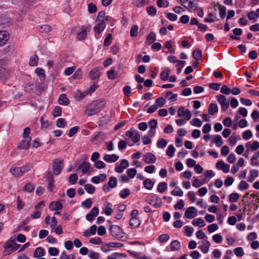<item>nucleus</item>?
Listing matches in <instances>:
<instances>
[{"instance_id":"obj_1","label":"nucleus","mask_w":259,"mask_h":259,"mask_svg":"<svg viewBox=\"0 0 259 259\" xmlns=\"http://www.w3.org/2000/svg\"><path fill=\"white\" fill-rule=\"evenodd\" d=\"M104 101L97 100L93 101L86 106L85 114L89 116L94 115L99 112L105 107Z\"/></svg>"},{"instance_id":"obj_2","label":"nucleus","mask_w":259,"mask_h":259,"mask_svg":"<svg viewBox=\"0 0 259 259\" xmlns=\"http://www.w3.org/2000/svg\"><path fill=\"white\" fill-rule=\"evenodd\" d=\"M32 168V165L29 163L21 167H12L10 168V172L15 177H19L23 176Z\"/></svg>"},{"instance_id":"obj_3","label":"nucleus","mask_w":259,"mask_h":259,"mask_svg":"<svg viewBox=\"0 0 259 259\" xmlns=\"http://www.w3.org/2000/svg\"><path fill=\"white\" fill-rule=\"evenodd\" d=\"M218 102L221 105L223 111L226 110L229 107V101L223 95H220L216 97Z\"/></svg>"},{"instance_id":"obj_4","label":"nucleus","mask_w":259,"mask_h":259,"mask_svg":"<svg viewBox=\"0 0 259 259\" xmlns=\"http://www.w3.org/2000/svg\"><path fill=\"white\" fill-rule=\"evenodd\" d=\"M110 231L111 234L114 238H118L123 236L122 229L118 225H111Z\"/></svg>"},{"instance_id":"obj_5","label":"nucleus","mask_w":259,"mask_h":259,"mask_svg":"<svg viewBox=\"0 0 259 259\" xmlns=\"http://www.w3.org/2000/svg\"><path fill=\"white\" fill-rule=\"evenodd\" d=\"M126 136L130 138L135 143L139 142L140 140V134L136 130H130L127 131Z\"/></svg>"},{"instance_id":"obj_6","label":"nucleus","mask_w":259,"mask_h":259,"mask_svg":"<svg viewBox=\"0 0 259 259\" xmlns=\"http://www.w3.org/2000/svg\"><path fill=\"white\" fill-rule=\"evenodd\" d=\"M179 117H184L185 119L189 120L191 117V113L189 109H185L184 107H180L178 110Z\"/></svg>"},{"instance_id":"obj_7","label":"nucleus","mask_w":259,"mask_h":259,"mask_svg":"<svg viewBox=\"0 0 259 259\" xmlns=\"http://www.w3.org/2000/svg\"><path fill=\"white\" fill-rule=\"evenodd\" d=\"M63 161L59 159H56L53 162V174L55 175H58L61 171L62 167L61 164Z\"/></svg>"},{"instance_id":"obj_8","label":"nucleus","mask_w":259,"mask_h":259,"mask_svg":"<svg viewBox=\"0 0 259 259\" xmlns=\"http://www.w3.org/2000/svg\"><path fill=\"white\" fill-rule=\"evenodd\" d=\"M31 141V137H23V139L20 142V144L18 146L19 149H26L29 148L30 143Z\"/></svg>"},{"instance_id":"obj_9","label":"nucleus","mask_w":259,"mask_h":259,"mask_svg":"<svg viewBox=\"0 0 259 259\" xmlns=\"http://www.w3.org/2000/svg\"><path fill=\"white\" fill-rule=\"evenodd\" d=\"M97 22L98 23L94 27L95 35L101 33L105 29L106 26L104 20H99V21Z\"/></svg>"},{"instance_id":"obj_10","label":"nucleus","mask_w":259,"mask_h":259,"mask_svg":"<svg viewBox=\"0 0 259 259\" xmlns=\"http://www.w3.org/2000/svg\"><path fill=\"white\" fill-rule=\"evenodd\" d=\"M129 166L128 162L126 159H123L121 161L120 164H116L115 171L118 173H122L124 169L126 168Z\"/></svg>"},{"instance_id":"obj_11","label":"nucleus","mask_w":259,"mask_h":259,"mask_svg":"<svg viewBox=\"0 0 259 259\" xmlns=\"http://www.w3.org/2000/svg\"><path fill=\"white\" fill-rule=\"evenodd\" d=\"M143 159L145 163L147 164H152L154 163L156 161V158L152 153L147 152L143 155Z\"/></svg>"},{"instance_id":"obj_12","label":"nucleus","mask_w":259,"mask_h":259,"mask_svg":"<svg viewBox=\"0 0 259 259\" xmlns=\"http://www.w3.org/2000/svg\"><path fill=\"white\" fill-rule=\"evenodd\" d=\"M197 209L193 206L188 207L185 212V216L188 219H192L197 215Z\"/></svg>"},{"instance_id":"obj_13","label":"nucleus","mask_w":259,"mask_h":259,"mask_svg":"<svg viewBox=\"0 0 259 259\" xmlns=\"http://www.w3.org/2000/svg\"><path fill=\"white\" fill-rule=\"evenodd\" d=\"M99 213V209L97 207H94L90 212L86 215V219L90 222L92 221L94 218L97 217Z\"/></svg>"},{"instance_id":"obj_14","label":"nucleus","mask_w":259,"mask_h":259,"mask_svg":"<svg viewBox=\"0 0 259 259\" xmlns=\"http://www.w3.org/2000/svg\"><path fill=\"white\" fill-rule=\"evenodd\" d=\"M216 167L218 169H222L225 173H228L230 169V165L222 161H219L217 162Z\"/></svg>"},{"instance_id":"obj_15","label":"nucleus","mask_w":259,"mask_h":259,"mask_svg":"<svg viewBox=\"0 0 259 259\" xmlns=\"http://www.w3.org/2000/svg\"><path fill=\"white\" fill-rule=\"evenodd\" d=\"M101 75V73L99 71V69L98 67H95L93 68L90 72V76L91 78L95 80L97 79L98 81L99 78ZM98 81L96 82L97 83Z\"/></svg>"},{"instance_id":"obj_16","label":"nucleus","mask_w":259,"mask_h":259,"mask_svg":"<svg viewBox=\"0 0 259 259\" xmlns=\"http://www.w3.org/2000/svg\"><path fill=\"white\" fill-rule=\"evenodd\" d=\"M210 246V243L208 240H203L202 241V245L199 246L198 248H199L203 253H206L208 252Z\"/></svg>"},{"instance_id":"obj_17","label":"nucleus","mask_w":259,"mask_h":259,"mask_svg":"<svg viewBox=\"0 0 259 259\" xmlns=\"http://www.w3.org/2000/svg\"><path fill=\"white\" fill-rule=\"evenodd\" d=\"M119 159V156L115 154H106L104 156L103 159L107 162H115Z\"/></svg>"},{"instance_id":"obj_18","label":"nucleus","mask_w":259,"mask_h":259,"mask_svg":"<svg viewBox=\"0 0 259 259\" xmlns=\"http://www.w3.org/2000/svg\"><path fill=\"white\" fill-rule=\"evenodd\" d=\"M180 3L187 9H193L195 7L194 0H180Z\"/></svg>"},{"instance_id":"obj_19","label":"nucleus","mask_w":259,"mask_h":259,"mask_svg":"<svg viewBox=\"0 0 259 259\" xmlns=\"http://www.w3.org/2000/svg\"><path fill=\"white\" fill-rule=\"evenodd\" d=\"M9 39V35L7 32H0V46H3L5 45Z\"/></svg>"},{"instance_id":"obj_20","label":"nucleus","mask_w":259,"mask_h":259,"mask_svg":"<svg viewBox=\"0 0 259 259\" xmlns=\"http://www.w3.org/2000/svg\"><path fill=\"white\" fill-rule=\"evenodd\" d=\"M10 76V72L6 68H2L0 69V78L2 80H7Z\"/></svg>"},{"instance_id":"obj_21","label":"nucleus","mask_w":259,"mask_h":259,"mask_svg":"<svg viewBox=\"0 0 259 259\" xmlns=\"http://www.w3.org/2000/svg\"><path fill=\"white\" fill-rule=\"evenodd\" d=\"M49 208L53 211H57L62 209L63 205L59 201H53L50 204Z\"/></svg>"},{"instance_id":"obj_22","label":"nucleus","mask_w":259,"mask_h":259,"mask_svg":"<svg viewBox=\"0 0 259 259\" xmlns=\"http://www.w3.org/2000/svg\"><path fill=\"white\" fill-rule=\"evenodd\" d=\"M97 226L95 225H92L89 229L83 232V236L89 237L92 235H95L96 233Z\"/></svg>"},{"instance_id":"obj_23","label":"nucleus","mask_w":259,"mask_h":259,"mask_svg":"<svg viewBox=\"0 0 259 259\" xmlns=\"http://www.w3.org/2000/svg\"><path fill=\"white\" fill-rule=\"evenodd\" d=\"M47 178L48 179V184L47 186V188L50 191H52L55 186V180L51 173L48 174Z\"/></svg>"},{"instance_id":"obj_24","label":"nucleus","mask_w":259,"mask_h":259,"mask_svg":"<svg viewBox=\"0 0 259 259\" xmlns=\"http://www.w3.org/2000/svg\"><path fill=\"white\" fill-rule=\"evenodd\" d=\"M59 103L62 105H68L69 104V100L65 94L61 95L58 99Z\"/></svg>"},{"instance_id":"obj_25","label":"nucleus","mask_w":259,"mask_h":259,"mask_svg":"<svg viewBox=\"0 0 259 259\" xmlns=\"http://www.w3.org/2000/svg\"><path fill=\"white\" fill-rule=\"evenodd\" d=\"M35 72L39 77L40 80L44 81L46 79V74L45 70L41 68H36L35 70Z\"/></svg>"},{"instance_id":"obj_26","label":"nucleus","mask_w":259,"mask_h":259,"mask_svg":"<svg viewBox=\"0 0 259 259\" xmlns=\"http://www.w3.org/2000/svg\"><path fill=\"white\" fill-rule=\"evenodd\" d=\"M89 94V92L85 91L84 92H81L80 91H77L74 95V98L75 99L79 101L84 98L86 96Z\"/></svg>"},{"instance_id":"obj_27","label":"nucleus","mask_w":259,"mask_h":259,"mask_svg":"<svg viewBox=\"0 0 259 259\" xmlns=\"http://www.w3.org/2000/svg\"><path fill=\"white\" fill-rule=\"evenodd\" d=\"M90 165L91 164L89 162L83 161L79 165L78 169L81 168L82 174H84L88 171Z\"/></svg>"},{"instance_id":"obj_28","label":"nucleus","mask_w":259,"mask_h":259,"mask_svg":"<svg viewBox=\"0 0 259 259\" xmlns=\"http://www.w3.org/2000/svg\"><path fill=\"white\" fill-rule=\"evenodd\" d=\"M129 224L131 226L135 228H137L140 226L141 222L138 218L136 217H133L131 219Z\"/></svg>"},{"instance_id":"obj_29","label":"nucleus","mask_w":259,"mask_h":259,"mask_svg":"<svg viewBox=\"0 0 259 259\" xmlns=\"http://www.w3.org/2000/svg\"><path fill=\"white\" fill-rule=\"evenodd\" d=\"M212 142L215 143L216 146L218 147H221L223 144L222 139L219 135H214L212 138Z\"/></svg>"},{"instance_id":"obj_30","label":"nucleus","mask_w":259,"mask_h":259,"mask_svg":"<svg viewBox=\"0 0 259 259\" xmlns=\"http://www.w3.org/2000/svg\"><path fill=\"white\" fill-rule=\"evenodd\" d=\"M193 58L196 61H199L201 59L202 57V51L198 49L194 50L192 53Z\"/></svg>"},{"instance_id":"obj_31","label":"nucleus","mask_w":259,"mask_h":259,"mask_svg":"<svg viewBox=\"0 0 259 259\" xmlns=\"http://www.w3.org/2000/svg\"><path fill=\"white\" fill-rule=\"evenodd\" d=\"M170 247L171 251H176L180 249L181 245L180 242L176 240L171 242Z\"/></svg>"},{"instance_id":"obj_32","label":"nucleus","mask_w":259,"mask_h":259,"mask_svg":"<svg viewBox=\"0 0 259 259\" xmlns=\"http://www.w3.org/2000/svg\"><path fill=\"white\" fill-rule=\"evenodd\" d=\"M45 254V250L40 247H37L35 249L33 256L35 258L40 257L44 256Z\"/></svg>"},{"instance_id":"obj_33","label":"nucleus","mask_w":259,"mask_h":259,"mask_svg":"<svg viewBox=\"0 0 259 259\" xmlns=\"http://www.w3.org/2000/svg\"><path fill=\"white\" fill-rule=\"evenodd\" d=\"M218 111V107L216 104L211 103L208 107V112L209 115H213Z\"/></svg>"},{"instance_id":"obj_34","label":"nucleus","mask_w":259,"mask_h":259,"mask_svg":"<svg viewBox=\"0 0 259 259\" xmlns=\"http://www.w3.org/2000/svg\"><path fill=\"white\" fill-rule=\"evenodd\" d=\"M148 3V0H133L132 2V4L138 8H141Z\"/></svg>"},{"instance_id":"obj_35","label":"nucleus","mask_w":259,"mask_h":259,"mask_svg":"<svg viewBox=\"0 0 259 259\" xmlns=\"http://www.w3.org/2000/svg\"><path fill=\"white\" fill-rule=\"evenodd\" d=\"M250 176L248 177L247 180L249 182L251 183L255 178L258 177V171L256 169H252L250 171Z\"/></svg>"},{"instance_id":"obj_36","label":"nucleus","mask_w":259,"mask_h":259,"mask_svg":"<svg viewBox=\"0 0 259 259\" xmlns=\"http://www.w3.org/2000/svg\"><path fill=\"white\" fill-rule=\"evenodd\" d=\"M15 241V239H12L11 238L9 239L8 241H6V242L4 244V247L5 248L4 252H6L7 251V249L10 248H12L13 244L14 242Z\"/></svg>"},{"instance_id":"obj_37","label":"nucleus","mask_w":259,"mask_h":259,"mask_svg":"<svg viewBox=\"0 0 259 259\" xmlns=\"http://www.w3.org/2000/svg\"><path fill=\"white\" fill-rule=\"evenodd\" d=\"M170 72V69L168 68H165L160 73V77L161 80H166Z\"/></svg>"},{"instance_id":"obj_38","label":"nucleus","mask_w":259,"mask_h":259,"mask_svg":"<svg viewBox=\"0 0 259 259\" xmlns=\"http://www.w3.org/2000/svg\"><path fill=\"white\" fill-rule=\"evenodd\" d=\"M219 5V12L220 18L221 19H224L226 15V8L225 6H223L220 4Z\"/></svg>"},{"instance_id":"obj_39","label":"nucleus","mask_w":259,"mask_h":259,"mask_svg":"<svg viewBox=\"0 0 259 259\" xmlns=\"http://www.w3.org/2000/svg\"><path fill=\"white\" fill-rule=\"evenodd\" d=\"M154 184V183L149 179H146L143 182V185L145 188L148 190H151Z\"/></svg>"},{"instance_id":"obj_40","label":"nucleus","mask_w":259,"mask_h":259,"mask_svg":"<svg viewBox=\"0 0 259 259\" xmlns=\"http://www.w3.org/2000/svg\"><path fill=\"white\" fill-rule=\"evenodd\" d=\"M192 223L194 226H199L201 227H204L205 225L204 221L201 218H197L193 220Z\"/></svg>"},{"instance_id":"obj_41","label":"nucleus","mask_w":259,"mask_h":259,"mask_svg":"<svg viewBox=\"0 0 259 259\" xmlns=\"http://www.w3.org/2000/svg\"><path fill=\"white\" fill-rule=\"evenodd\" d=\"M34 185L31 183H28L24 186L23 190L27 192H31L34 191Z\"/></svg>"},{"instance_id":"obj_42","label":"nucleus","mask_w":259,"mask_h":259,"mask_svg":"<svg viewBox=\"0 0 259 259\" xmlns=\"http://www.w3.org/2000/svg\"><path fill=\"white\" fill-rule=\"evenodd\" d=\"M38 58L37 55L32 56L29 60V64L31 66H35L38 64Z\"/></svg>"},{"instance_id":"obj_43","label":"nucleus","mask_w":259,"mask_h":259,"mask_svg":"<svg viewBox=\"0 0 259 259\" xmlns=\"http://www.w3.org/2000/svg\"><path fill=\"white\" fill-rule=\"evenodd\" d=\"M87 35V32L85 29H83L81 30L77 34V38L79 40H84Z\"/></svg>"},{"instance_id":"obj_44","label":"nucleus","mask_w":259,"mask_h":259,"mask_svg":"<svg viewBox=\"0 0 259 259\" xmlns=\"http://www.w3.org/2000/svg\"><path fill=\"white\" fill-rule=\"evenodd\" d=\"M183 194V191L179 187H176L175 189L171 192V194L173 196H182Z\"/></svg>"},{"instance_id":"obj_45","label":"nucleus","mask_w":259,"mask_h":259,"mask_svg":"<svg viewBox=\"0 0 259 259\" xmlns=\"http://www.w3.org/2000/svg\"><path fill=\"white\" fill-rule=\"evenodd\" d=\"M39 31L41 33H47L50 32L52 30V27L48 25H43L39 26Z\"/></svg>"},{"instance_id":"obj_46","label":"nucleus","mask_w":259,"mask_h":259,"mask_svg":"<svg viewBox=\"0 0 259 259\" xmlns=\"http://www.w3.org/2000/svg\"><path fill=\"white\" fill-rule=\"evenodd\" d=\"M167 188V184L165 182L160 183L158 185L157 191L159 193H163L166 190Z\"/></svg>"},{"instance_id":"obj_47","label":"nucleus","mask_w":259,"mask_h":259,"mask_svg":"<svg viewBox=\"0 0 259 259\" xmlns=\"http://www.w3.org/2000/svg\"><path fill=\"white\" fill-rule=\"evenodd\" d=\"M117 185V179L115 177H111L109 179L107 185L111 188H115Z\"/></svg>"},{"instance_id":"obj_48","label":"nucleus","mask_w":259,"mask_h":259,"mask_svg":"<svg viewBox=\"0 0 259 259\" xmlns=\"http://www.w3.org/2000/svg\"><path fill=\"white\" fill-rule=\"evenodd\" d=\"M146 40L149 42V44H152L154 41L156 40V34L153 32H151L149 33V34L147 35Z\"/></svg>"},{"instance_id":"obj_49","label":"nucleus","mask_w":259,"mask_h":259,"mask_svg":"<svg viewBox=\"0 0 259 259\" xmlns=\"http://www.w3.org/2000/svg\"><path fill=\"white\" fill-rule=\"evenodd\" d=\"M84 189L89 194H93L95 191V187L90 184H86L84 186Z\"/></svg>"},{"instance_id":"obj_50","label":"nucleus","mask_w":259,"mask_h":259,"mask_svg":"<svg viewBox=\"0 0 259 259\" xmlns=\"http://www.w3.org/2000/svg\"><path fill=\"white\" fill-rule=\"evenodd\" d=\"M130 194V191L127 188H125L121 190L119 196L122 198H125Z\"/></svg>"},{"instance_id":"obj_51","label":"nucleus","mask_w":259,"mask_h":259,"mask_svg":"<svg viewBox=\"0 0 259 259\" xmlns=\"http://www.w3.org/2000/svg\"><path fill=\"white\" fill-rule=\"evenodd\" d=\"M239 198V195L237 193H232L229 196V201L231 202H236Z\"/></svg>"},{"instance_id":"obj_52","label":"nucleus","mask_w":259,"mask_h":259,"mask_svg":"<svg viewBox=\"0 0 259 259\" xmlns=\"http://www.w3.org/2000/svg\"><path fill=\"white\" fill-rule=\"evenodd\" d=\"M175 150L176 149L172 145H169L166 150L167 155L170 157H172Z\"/></svg>"},{"instance_id":"obj_53","label":"nucleus","mask_w":259,"mask_h":259,"mask_svg":"<svg viewBox=\"0 0 259 259\" xmlns=\"http://www.w3.org/2000/svg\"><path fill=\"white\" fill-rule=\"evenodd\" d=\"M153 198L156 199V201L154 203H152V204L151 205H153L155 208H159L162 204L161 199L158 196H154Z\"/></svg>"},{"instance_id":"obj_54","label":"nucleus","mask_w":259,"mask_h":259,"mask_svg":"<svg viewBox=\"0 0 259 259\" xmlns=\"http://www.w3.org/2000/svg\"><path fill=\"white\" fill-rule=\"evenodd\" d=\"M88 10L90 13L92 14L97 12V8L93 3H89L88 6Z\"/></svg>"},{"instance_id":"obj_55","label":"nucleus","mask_w":259,"mask_h":259,"mask_svg":"<svg viewBox=\"0 0 259 259\" xmlns=\"http://www.w3.org/2000/svg\"><path fill=\"white\" fill-rule=\"evenodd\" d=\"M157 5L159 8H167L168 6L169 3L166 0H157Z\"/></svg>"},{"instance_id":"obj_56","label":"nucleus","mask_w":259,"mask_h":259,"mask_svg":"<svg viewBox=\"0 0 259 259\" xmlns=\"http://www.w3.org/2000/svg\"><path fill=\"white\" fill-rule=\"evenodd\" d=\"M208 17L205 18L204 19V21L205 22L212 23L214 21V19H213V18H215L216 14H213L212 13H210L209 14H208Z\"/></svg>"},{"instance_id":"obj_57","label":"nucleus","mask_w":259,"mask_h":259,"mask_svg":"<svg viewBox=\"0 0 259 259\" xmlns=\"http://www.w3.org/2000/svg\"><path fill=\"white\" fill-rule=\"evenodd\" d=\"M185 232L184 234L187 237L192 236L194 229L193 228L186 226L184 227Z\"/></svg>"},{"instance_id":"obj_58","label":"nucleus","mask_w":259,"mask_h":259,"mask_svg":"<svg viewBox=\"0 0 259 259\" xmlns=\"http://www.w3.org/2000/svg\"><path fill=\"white\" fill-rule=\"evenodd\" d=\"M249 187L248 184L245 181H241L238 185V189L240 190L247 189Z\"/></svg>"},{"instance_id":"obj_59","label":"nucleus","mask_w":259,"mask_h":259,"mask_svg":"<svg viewBox=\"0 0 259 259\" xmlns=\"http://www.w3.org/2000/svg\"><path fill=\"white\" fill-rule=\"evenodd\" d=\"M190 123L194 126L200 127L202 122L199 118H195L191 120Z\"/></svg>"},{"instance_id":"obj_60","label":"nucleus","mask_w":259,"mask_h":259,"mask_svg":"<svg viewBox=\"0 0 259 259\" xmlns=\"http://www.w3.org/2000/svg\"><path fill=\"white\" fill-rule=\"evenodd\" d=\"M167 142L164 139H160L157 143V146L159 148H163L166 147Z\"/></svg>"},{"instance_id":"obj_61","label":"nucleus","mask_w":259,"mask_h":259,"mask_svg":"<svg viewBox=\"0 0 259 259\" xmlns=\"http://www.w3.org/2000/svg\"><path fill=\"white\" fill-rule=\"evenodd\" d=\"M79 128V127L78 126H75L73 127H71L69 131L68 136L69 137H72V136H73L76 133H77Z\"/></svg>"},{"instance_id":"obj_62","label":"nucleus","mask_w":259,"mask_h":259,"mask_svg":"<svg viewBox=\"0 0 259 259\" xmlns=\"http://www.w3.org/2000/svg\"><path fill=\"white\" fill-rule=\"evenodd\" d=\"M112 35L111 33H108L106 36L104 41V45L105 46H108L112 43Z\"/></svg>"},{"instance_id":"obj_63","label":"nucleus","mask_w":259,"mask_h":259,"mask_svg":"<svg viewBox=\"0 0 259 259\" xmlns=\"http://www.w3.org/2000/svg\"><path fill=\"white\" fill-rule=\"evenodd\" d=\"M62 113V108L59 106H56L53 111V115L55 117L59 116L61 115Z\"/></svg>"},{"instance_id":"obj_64","label":"nucleus","mask_w":259,"mask_h":259,"mask_svg":"<svg viewBox=\"0 0 259 259\" xmlns=\"http://www.w3.org/2000/svg\"><path fill=\"white\" fill-rule=\"evenodd\" d=\"M234 253L237 257H241L244 254L243 250L242 248L241 247H238L235 248Z\"/></svg>"}]
</instances>
